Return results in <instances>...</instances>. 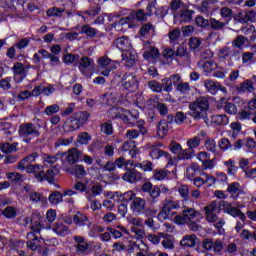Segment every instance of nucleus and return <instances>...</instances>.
<instances>
[{
  "label": "nucleus",
  "mask_w": 256,
  "mask_h": 256,
  "mask_svg": "<svg viewBox=\"0 0 256 256\" xmlns=\"http://www.w3.org/2000/svg\"><path fill=\"white\" fill-rule=\"evenodd\" d=\"M155 7H157V0L149 2L146 10H133L127 17L120 19V25L135 23V21H139L140 23H147V19H149V17H153V10Z\"/></svg>",
  "instance_id": "nucleus-1"
},
{
  "label": "nucleus",
  "mask_w": 256,
  "mask_h": 256,
  "mask_svg": "<svg viewBox=\"0 0 256 256\" xmlns=\"http://www.w3.org/2000/svg\"><path fill=\"white\" fill-rule=\"evenodd\" d=\"M39 129H41V125L28 122L19 126L18 133L20 137H23L25 143H31V137L41 136Z\"/></svg>",
  "instance_id": "nucleus-2"
},
{
  "label": "nucleus",
  "mask_w": 256,
  "mask_h": 256,
  "mask_svg": "<svg viewBox=\"0 0 256 256\" xmlns=\"http://www.w3.org/2000/svg\"><path fill=\"white\" fill-rule=\"evenodd\" d=\"M209 111V100L205 97H199L193 103V119L207 121V112Z\"/></svg>",
  "instance_id": "nucleus-3"
},
{
  "label": "nucleus",
  "mask_w": 256,
  "mask_h": 256,
  "mask_svg": "<svg viewBox=\"0 0 256 256\" xmlns=\"http://www.w3.org/2000/svg\"><path fill=\"white\" fill-rule=\"evenodd\" d=\"M187 147L186 149L183 150L181 147V144L177 142H172L170 144V149L172 153L175 155H178L179 159H191V156L193 155V139H189L187 141Z\"/></svg>",
  "instance_id": "nucleus-4"
},
{
  "label": "nucleus",
  "mask_w": 256,
  "mask_h": 256,
  "mask_svg": "<svg viewBox=\"0 0 256 256\" xmlns=\"http://www.w3.org/2000/svg\"><path fill=\"white\" fill-rule=\"evenodd\" d=\"M145 207H147V200L141 197H136L133 202L130 204V209L133 213H136L137 215H143L145 213L146 215H156V210L147 209L145 210Z\"/></svg>",
  "instance_id": "nucleus-5"
},
{
  "label": "nucleus",
  "mask_w": 256,
  "mask_h": 256,
  "mask_svg": "<svg viewBox=\"0 0 256 256\" xmlns=\"http://www.w3.org/2000/svg\"><path fill=\"white\" fill-rule=\"evenodd\" d=\"M122 86L130 93L137 91V89H139V81H137V76L130 72L125 73L122 77Z\"/></svg>",
  "instance_id": "nucleus-6"
},
{
  "label": "nucleus",
  "mask_w": 256,
  "mask_h": 256,
  "mask_svg": "<svg viewBox=\"0 0 256 256\" xmlns=\"http://www.w3.org/2000/svg\"><path fill=\"white\" fill-rule=\"evenodd\" d=\"M142 193H148L151 203H157V199L161 197V188L154 186L151 182H145L141 187Z\"/></svg>",
  "instance_id": "nucleus-7"
},
{
  "label": "nucleus",
  "mask_w": 256,
  "mask_h": 256,
  "mask_svg": "<svg viewBox=\"0 0 256 256\" xmlns=\"http://www.w3.org/2000/svg\"><path fill=\"white\" fill-rule=\"evenodd\" d=\"M177 225H189L190 230L193 231V208H186L182 215H177L174 218Z\"/></svg>",
  "instance_id": "nucleus-8"
},
{
  "label": "nucleus",
  "mask_w": 256,
  "mask_h": 256,
  "mask_svg": "<svg viewBox=\"0 0 256 256\" xmlns=\"http://www.w3.org/2000/svg\"><path fill=\"white\" fill-rule=\"evenodd\" d=\"M93 65V59L84 56L79 60L78 69L82 75L86 77H91V67Z\"/></svg>",
  "instance_id": "nucleus-9"
},
{
  "label": "nucleus",
  "mask_w": 256,
  "mask_h": 256,
  "mask_svg": "<svg viewBox=\"0 0 256 256\" xmlns=\"http://www.w3.org/2000/svg\"><path fill=\"white\" fill-rule=\"evenodd\" d=\"M25 169L27 173H32V175H34V177L38 181H43V179H45V171L43 166L39 164H32V165H27Z\"/></svg>",
  "instance_id": "nucleus-10"
},
{
  "label": "nucleus",
  "mask_w": 256,
  "mask_h": 256,
  "mask_svg": "<svg viewBox=\"0 0 256 256\" xmlns=\"http://www.w3.org/2000/svg\"><path fill=\"white\" fill-rule=\"evenodd\" d=\"M216 107L217 109H224L228 115H237V106L227 101V98H221Z\"/></svg>",
  "instance_id": "nucleus-11"
},
{
  "label": "nucleus",
  "mask_w": 256,
  "mask_h": 256,
  "mask_svg": "<svg viewBox=\"0 0 256 256\" xmlns=\"http://www.w3.org/2000/svg\"><path fill=\"white\" fill-rule=\"evenodd\" d=\"M118 117L128 125H135L137 122V116L133 115L131 111L125 110L124 108H118Z\"/></svg>",
  "instance_id": "nucleus-12"
},
{
  "label": "nucleus",
  "mask_w": 256,
  "mask_h": 256,
  "mask_svg": "<svg viewBox=\"0 0 256 256\" xmlns=\"http://www.w3.org/2000/svg\"><path fill=\"white\" fill-rule=\"evenodd\" d=\"M147 148L150 150V157H152V159H161V157H165V159L171 161V155L161 150L159 147L147 144Z\"/></svg>",
  "instance_id": "nucleus-13"
},
{
  "label": "nucleus",
  "mask_w": 256,
  "mask_h": 256,
  "mask_svg": "<svg viewBox=\"0 0 256 256\" xmlns=\"http://www.w3.org/2000/svg\"><path fill=\"white\" fill-rule=\"evenodd\" d=\"M12 71L14 73L15 79L19 77L18 81H23L25 77H27V67L21 62L14 63Z\"/></svg>",
  "instance_id": "nucleus-14"
},
{
  "label": "nucleus",
  "mask_w": 256,
  "mask_h": 256,
  "mask_svg": "<svg viewBox=\"0 0 256 256\" xmlns=\"http://www.w3.org/2000/svg\"><path fill=\"white\" fill-rule=\"evenodd\" d=\"M83 157V152L79 151L77 148H70L67 151L66 161L69 165H75V163H79V159Z\"/></svg>",
  "instance_id": "nucleus-15"
},
{
  "label": "nucleus",
  "mask_w": 256,
  "mask_h": 256,
  "mask_svg": "<svg viewBox=\"0 0 256 256\" xmlns=\"http://www.w3.org/2000/svg\"><path fill=\"white\" fill-rule=\"evenodd\" d=\"M123 181H127L128 183H137V181H141L143 179V175L141 172L132 169L128 170L122 176Z\"/></svg>",
  "instance_id": "nucleus-16"
},
{
  "label": "nucleus",
  "mask_w": 256,
  "mask_h": 256,
  "mask_svg": "<svg viewBox=\"0 0 256 256\" xmlns=\"http://www.w3.org/2000/svg\"><path fill=\"white\" fill-rule=\"evenodd\" d=\"M122 61H124L125 67L131 68L137 63V53L126 51L122 53Z\"/></svg>",
  "instance_id": "nucleus-17"
},
{
  "label": "nucleus",
  "mask_w": 256,
  "mask_h": 256,
  "mask_svg": "<svg viewBox=\"0 0 256 256\" xmlns=\"http://www.w3.org/2000/svg\"><path fill=\"white\" fill-rule=\"evenodd\" d=\"M24 190L26 191L27 195L29 196L30 201H33V203H39V201H41L43 203L44 201H47V198H45L43 196V194H41L35 190H31L29 185H26L24 187Z\"/></svg>",
  "instance_id": "nucleus-18"
},
{
  "label": "nucleus",
  "mask_w": 256,
  "mask_h": 256,
  "mask_svg": "<svg viewBox=\"0 0 256 256\" xmlns=\"http://www.w3.org/2000/svg\"><path fill=\"white\" fill-rule=\"evenodd\" d=\"M72 221L76 227H85V225H91V222H89V217L81 212H76L72 218Z\"/></svg>",
  "instance_id": "nucleus-19"
},
{
  "label": "nucleus",
  "mask_w": 256,
  "mask_h": 256,
  "mask_svg": "<svg viewBox=\"0 0 256 256\" xmlns=\"http://www.w3.org/2000/svg\"><path fill=\"white\" fill-rule=\"evenodd\" d=\"M39 157V153L33 152L26 157H24L19 163H18V169L20 171H23L27 169V165H32L31 163L35 162V159Z\"/></svg>",
  "instance_id": "nucleus-20"
},
{
  "label": "nucleus",
  "mask_w": 256,
  "mask_h": 256,
  "mask_svg": "<svg viewBox=\"0 0 256 256\" xmlns=\"http://www.w3.org/2000/svg\"><path fill=\"white\" fill-rule=\"evenodd\" d=\"M52 231L60 237H67L69 233V226L63 224V222H56L52 225Z\"/></svg>",
  "instance_id": "nucleus-21"
},
{
  "label": "nucleus",
  "mask_w": 256,
  "mask_h": 256,
  "mask_svg": "<svg viewBox=\"0 0 256 256\" xmlns=\"http://www.w3.org/2000/svg\"><path fill=\"white\" fill-rule=\"evenodd\" d=\"M26 239L28 240L26 242L28 249H31V251H37V247H39V237L35 235V233L29 232L26 235Z\"/></svg>",
  "instance_id": "nucleus-22"
},
{
  "label": "nucleus",
  "mask_w": 256,
  "mask_h": 256,
  "mask_svg": "<svg viewBox=\"0 0 256 256\" xmlns=\"http://www.w3.org/2000/svg\"><path fill=\"white\" fill-rule=\"evenodd\" d=\"M255 18V12H239L234 16V21H237V23H249V21H253Z\"/></svg>",
  "instance_id": "nucleus-23"
},
{
  "label": "nucleus",
  "mask_w": 256,
  "mask_h": 256,
  "mask_svg": "<svg viewBox=\"0 0 256 256\" xmlns=\"http://www.w3.org/2000/svg\"><path fill=\"white\" fill-rule=\"evenodd\" d=\"M115 45L120 49V51H123L124 53L131 51V42H129V38H127V36L117 38L115 40Z\"/></svg>",
  "instance_id": "nucleus-24"
},
{
  "label": "nucleus",
  "mask_w": 256,
  "mask_h": 256,
  "mask_svg": "<svg viewBox=\"0 0 256 256\" xmlns=\"http://www.w3.org/2000/svg\"><path fill=\"white\" fill-rule=\"evenodd\" d=\"M98 33H99V30L91 27V25H89V24H85V25L81 26L80 34L86 35V37H89L90 39H95V37H97Z\"/></svg>",
  "instance_id": "nucleus-25"
},
{
  "label": "nucleus",
  "mask_w": 256,
  "mask_h": 256,
  "mask_svg": "<svg viewBox=\"0 0 256 256\" xmlns=\"http://www.w3.org/2000/svg\"><path fill=\"white\" fill-rule=\"evenodd\" d=\"M138 128L139 130H135V129L128 130L126 132L127 139H130V141H132V139H137L140 133L142 135H147V128H145V126L139 125Z\"/></svg>",
  "instance_id": "nucleus-26"
},
{
  "label": "nucleus",
  "mask_w": 256,
  "mask_h": 256,
  "mask_svg": "<svg viewBox=\"0 0 256 256\" xmlns=\"http://www.w3.org/2000/svg\"><path fill=\"white\" fill-rule=\"evenodd\" d=\"M173 209H179V202L173 200H164L162 211L165 215H169Z\"/></svg>",
  "instance_id": "nucleus-27"
},
{
  "label": "nucleus",
  "mask_w": 256,
  "mask_h": 256,
  "mask_svg": "<svg viewBox=\"0 0 256 256\" xmlns=\"http://www.w3.org/2000/svg\"><path fill=\"white\" fill-rule=\"evenodd\" d=\"M238 93H253L255 87H253V82L251 80H245L240 86L236 87Z\"/></svg>",
  "instance_id": "nucleus-28"
},
{
  "label": "nucleus",
  "mask_w": 256,
  "mask_h": 256,
  "mask_svg": "<svg viewBox=\"0 0 256 256\" xmlns=\"http://www.w3.org/2000/svg\"><path fill=\"white\" fill-rule=\"evenodd\" d=\"M212 123H214V125H227V123H229V117L225 114H216L212 116Z\"/></svg>",
  "instance_id": "nucleus-29"
},
{
  "label": "nucleus",
  "mask_w": 256,
  "mask_h": 256,
  "mask_svg": "<svg viewBox=\"0 0 256 256\" xmlns=\"http://www.w3.org/2000/svg\"><path fill=\"white\" fill-rule=\"evenodd\" d=\"M48 201L52 205H59V203H63V193L59 191L52 192L48 197Z\"/></svg>",
  "instance_id": "nucleus-30"
},
{
  "label": "nucleus",
  "mask_w": 256,
  "mask_h": 256,
  "mask_svg": "<svg viewBox=\"0 0 256 256\" xmlns=\"http://www.w3.org/2000/svg\"><path fill=\"white\" fill-rule=\"evenodd\" d=\"M59 174V169L57 166H53L52 168L48 169L46 173H44V179L48 181V183L55 182V175Z\"/></svg>",
  "instance_id": "nucleus-31"
},
{
  "label": "nucleus",
  "mask_w": 256,
  "mask_h": 256,
  "mask_svg": "<svg viewBox=\"0 0 256 256\" xmlns=\"http://www.w3.org/2000/svg\"><path fill=\"white\" fill-rule=\"evenodd\" d=\"M240 185L238 182H233L228 185L227 192L230 193L232 199H237L241 190L239 189Z\"/></svg>",
  "instance_id": "nucleus-32"
},
{
  "label": "nucleus",
  "mask_w": 256,
  "mask_h": 256,
  "mask_svg": "<svg viewBox=\"0 0 256 256\" xmlns=\"http://www.w3.org/2000/svg\"><path fill=\"white\" fill-rule=\"evenodd\" d=\"M204 86L206 87L207 91L211 93V95H215L217 91H219V82H215L213 80H206L204 82Z\"/></svg>",
  "instance_id": "nucleus-33"
},
{
  "label": "nucleus",
  "mask_w": 256,
  "mask_h": 256,
  "mask_svg": "<svg viewBox=\"0 0 256 256\" xmlns=\"http://www.w3.org/2000/svg\"><path fill=\"white\" fill-rule=\"evenodd\" d=\"M74 117L75 119L78 120V124L82 126V125H85L87 121H89V117H91V114H89V112L87 111H81V112H76L74 114Z\"/></svg>",
  "instance_id": "nucleus-34"
},
{
  "label": "nucleus",
  "mask_w": 256,
  "mask_h": 256,
  "mask_svg": "<svg viewBox=\"0 0 256 256\" xmlns=\"http://www.w3.org/2000/svg\"><path fill=\"white\" fill-rule=\"evenodd\" d=\"M226 213L228 215H231V217H239L241 219V221H245V219H246L245 213H243L241 211V209H239L237 207H233V205H231L230 208H228Z\"/></svg>",
  "instance_id": "nucleus-35"
},
{
  "label": "nucleus",
  "mask_w": 256,
  "mask_h": 256,
  "mask_svg": "<svg viewBox=\"0 0 256 256\" xmlns=\"http://www.w3.org/2000/svg\"><path fill=\"white\" fill-rule=\"evenodd\" d=\"M198 67H203L206 73H211V71H215L217 69V63L214 61H206V62H198Z\"/></svg>",
  "instance_id": "nucleus-36"
},
{
  "label": "nucleus",
  "mask_w": 256,
  "mask_h": 256,
  "mask_svg": "<svg viewBox=\"0 0 256 256\" xmlns=\"http://www.w3.org/2000/svg\"><path fill=\"white\" fill-rule=\"evenodd\" d=\"M249 41V38L243 36V35H238L233 41H232V46L236 47L237 49H243L245 46V43Z\"/></svg>",
  "instance_id": "nucleus-37"
},
{
  "label": "nucleus",
  "mask_w": 256,
  "mask_h": 256,
  "mask_svg": "<svg viewBox=\"0 0 256 256\" xmlns=\"http://www.w3.org/2000/svg\"><path fill=\"white\" fill-rule=\"evenodd\" d=\"M160 55L161 53H159V49L155 47H151L143 53L144 59H159Z\"/></svg>",
  "instance_id": "nucleus-38"
},
{
  "label": "nucleus",
  "mask_w": 256,
  "mask_h": 256,
  "mask_svg": "<svg viewBox=\"0 0 256 256\" xmlns=\"http://www.w3.org/2000/svg\"><path fill=\"white\" fill-rule=\"evenodd\" d=\"M66 127H68V131H75L81 127V124H79V121L73 115L66 121Z\"/></svg>",
  "instance_id": "nucleus-39"
},
{
  "label": "nucleus",
  "mask_w": 256,
  "mask_h": 256,
  "mask_svg": "<svg viewBox=\"0 0 256 256\" xmlns=\"http://www.w3.org/2000/svg\"><path fill=\"white\" fill-rule=\"evenodd\" d=\"M168 131H169V126L167 125V122H165V120H161L158 123V131H157L158 137H160V139H163V137L167 135Z\"/></svg>",
  "instance_id": "nucleus-40"
},
{
  "label": "nucleus",
  "mask_w": 256,
  "mask_h": 256,
  "mask_svg": "<svg viewBox=\"0 0 256 256\" xmlns=\"http://www.w3.org/2000/svg\"><path fill=\"white\" fill-rule=\"evenodd\" d=\"M44 165H53L59 161V153L56 155H50L45 153L42 155Z\"/></svg>",
  "instance_id": "nucleus-41"
},
{
  "label": "nucleus",
  "mask_w": 256,
  "mask_h": 256,
  "mask_svg": "<svg viewBox=\"0 0 256 256\" xmlns=\"http://www.w3.org/2000/svg\"><path fill=\"white\" fill-rule=\"evenodd\" d=\"M79 54L67 53L63 56L62 61L66 65H71L72 63H77L79 61Z\"/></svg>",
  "instance_id": "nucleus-42"
},
{
  "label": "nucleus",
  "mask_w": 256,
  "mask_h": 256,
  "mask_svg": "<svg viewBox=\"0 0 256 256\" xmlns=\"http://www.w3.org/2000/svg\"><path fill=\"white\" fill-rule=\"evenodd\" d=\"M208 25H210L213 31H221V29H225V25H227V23L211 18Z\"/></svg>",
  "instance_id": "nucleus-43"
},
{
  "label": "nucleus",
  "mask_w": 256,
  "mask_h": 256,
  "mask_svg": "<svg viewBox=\"0 0 256 256\" xmlns=\"http://www.w3.org/2000/svg\"><path fill=\"white\" fill-rule=\"evenodd\" d=\"M168 37L170 39V43L174 45H179V37H181V30L179 28H175L169 32Z\"/></svg>",
  "instance_id": "nucleus-44"
},
{
  "label": "nucleus",
  "mask_w": 256,
  "mask_h": 256,
  "mask_svg": "<svg viewBox=\"0 0 256 256\" xmlns=\"http://www.w3.org/2000/svg\"><path fill=\"white\" fill-rule=\"evenodd\" d=\"M17 145L18 143L17 142H14V143H3V144H0V150L3 152V153H13V151H17Z\"/></svg>",
  "instance_id": "nucleus-45"
},
{
  "label": "nucleus",
  "mask_w": 256,
  "mask_h": 256,
  "mask_svg": "<svg viewBox=\"0 0 256 256\" xmlns=\"http://www.w3.org/2000/svg\"><path fill=\"white\" fill-rule=\"evenodd\" d=\"M63 13H65V9L52 7L46 11L47 17H63Z\"/></svg>",
  "instance_id": "nucleus-46"
},
{
  "label": "nucleus",
  "mask_w": 256,
  "mask_h": 256,
  "mask_svg": "<svg viewBox=\"0 0 256 256\" xmlns=\"http://www.w3.org/2000/svg\"><path fill=\"white\" fill-rule=\"evenodd\" d=\"M2 215L6 217V219H15V217H17V209L13 206H7L2 211Z\"/></svg>",
  "instance_id": "nucleus-47"
},
{
  "label": "nucleus",
  "mask_w": 256,
  "mask_h": 256,
  "mask_svg": "<svg viewBox=\"0 0 256 256\" xmlns=\"http://www.w3.org/2000/svg\"><path fill=\"white\" fill-rule=\"evenodd\" d=\"M180 245L185 250L191 249V247H193V235L184 236L180 241Z\"/></svg>",
  "instance_id": "nucleus-48"
},
{
  "label": "nucleus",
  "mask_w": 256,
  "mask_h": 256,
  "mask_svg": "<svg viewBox=\"0 0 256 256\" xmlns=\"http://www.w3.org/2000/svg\"><path fill=\"white\" fill-rule=\"evenodd\" d=\"M219 149L221 151H229V149H233V144L229 141L228 138H221L218 142Z\"/></svg>",
  "instance_id": "nucleus-49"
},
{
  "label": "nucleus",
  "mask_w": 256,
  "mask_h": 256,
  "mask_svg": "<svg viewBox=\"0 0 256 256\" xmlns=\"http://www.w3.org/2000/svg\"><path fill=\"white\" fill-rule=\"evenodd\" d=\"M205 147L207 151H211V153H215L216 155H219V152L217 151V143L215 140L208 138L205 141Z\"/></svg>",
  "instance_id": "nucleus-50"
},
{
  "label": "nucleus",
  "mask_w": 256,
  "mask_h": 256,
  "mask_svg": "<svg viewBox=\"0 0 256 256\" xmlns=\"http://www.w3.org/2000/svg\"><path fill=\"white\" fill-rule=\"evenodd\" d=\"M148 87L151 89V91H154V93H161V91H163V85L157 82V80L149 81Z\"/></svg>",
  "instance_id": "nucleus-51"
},
{
  "label": "nucleus",
  "mask_w": 256,
  "mask_h": 256,
  "mask_svg": "<svg viewBox=\"0 0 256 256\" xmlns=\"http://www.w3.org/2000/svg\"><path fill=\"white\" fill-rule=\"evenodd\" d=\"M6 177L13 183H21L23 181V175L17 172H9L6 174Z\"/></svg>",
  "instance_id": "nucleus-52"
},
{
  "label": "nucleus",
  "mask_w": 256,
  "mask_h": 256,
  "mask_svg": "<svg viewBox=\"0 0 256 256\" xmlns=\"http://www.w3.org/2000/svg\"><path fill=\"white\" fill-rule=\"evenodd\" d=\"M100 131L105 135H113V124H111V122L101 124Z\"/></svg>",
  "instance_id": "nucleus-53"
},
{
  "label": "nucleus",
  "mask_w": 256,
  "mask_h": 256,
  "mask_svg": "<svg viewBox=\"0 0 256 256\" xmlns=\"http://www.w3.org/2000/svg\"><path fill=\"white\" fill-rule=\"evenodd\" d=\"M241 239H246L247 241H251L254 239L256 241V230L251 233L249 230L244 229L240 234Z\"/></svg>",
  "instance_id": "nucleus-54"
},
{
  "label": "nucleus",
  "mask_w": 256,
  "mask_h": 256,
  "mask_svg": "<svg viewBox=\"0 0 256 256\" xmlns=\"http://www.w3.org/2000/svg\"><path fill=\"white\" fill-rule=\"evenodd\" d=\"M178 193L181 195L184 201L189 199V186L181 185L178 187Z\"/></svg>",
  "instance_id": "nucleus-55"
},
{
  "label": "nucleus",
  "mask_w": 256,
  "mask_h": 256,
  "mask_svg": "<svg viewBox=\"0 0 256 256\" xmlns=\"http://www.w3.org/2000/svg\"><path fill=\"white\" fill-rule=\"evenodd\" d=\"M131 232L134 233L136 239H145V237H147V234L145 233V229L132 227Z\"/></svg>",
  "instance_id": "nucleus-56"
},
{
  "label": "nucleus",
  "mask_w": 256,
  "mask_h": 256,
  "mask_svg": "<svg viewBox=\"0 0 256 256\" xmlns=\"http://www.w3.org/2000/svg\"><path fill=\"white\" fill-rule=\"evenodd\" d=\"M193 17V11L191 10H182L180 14V19L184 23H189Z\"/></svg>",
  "instance_id": "nucleus-57"
},
{
  "label": "nucleus",
  "mask_w": 256,
  "mask_h": 256,
  "mask_svg": "<svg viewBox=\"0 0 256 256\" xmlns=\"http://www.w3.org/2000/svg\"><path fill=\"white\" fill-rule=\"evenodd\" d=\"M153 29H155L153 24L146 23V24L142 25V27L140 28L139 34L141 35V37H145V35H149V31H151Z\"/></svg>",
  "instance_id": "nucleus-58"
},
{
  "label": "nucleus",
  "mask_w": 256,
  "mask_h": 256,
  "mask_svg": "<svg viewBox=\"0 0 256 256\" xmlns=\"http://www.w3.org/2000/svg\"><path fill=\"white\" fill-rule=\"evenodd\" d=\"M135 199H137V196H136L135 192H133V191L125 192L122 195V201H125V203H129V201H131V203H133V201H135Z\"/></svg>",
  "instance_id": "nucleus-59"
},
{
  "label": "nucleus",
  "mask_w": 256,
  "mask_h": 256,
  "mask_svg": "<svg viewBox=\"0 0 256 256\" xmlns=\"http://www.w3.org/2000/svg\"><path fill=\"white\" fill-rule=\"evenodd\" d=\"M135 167H139L142 171H153V163L151 161H143L135 165Z\"/></svg>",
  "instance_id": "nucleus-60"
},
{
  "label": "nucleus",
  "mask_w": 256,
  "mask_h": 256,
  "mask_svg": "<svg viewBox=\"0 0 256 256\" xmlns=\"http://www.w3.org/2000/svg\"><path fill=\"white\" fill-rule=\"evenodd\" d=\"M127 221L130 225H134L135 227H143V220H141V218H137L135 216H128Z\"/></svg>",
  "instance_id": "nucleus-61"
},
{
  "label": "nucleus",
  "mask_w": 256,
  "mask_h": 256,
  "mask_svg": "<svg viewBox=\"0 0 256 256\" xmlns=\"http://www.w3.org/2000/svg\"><path fill=\"white\" fill-rule=\"evenodd\" d=\"M112 63H115L113 60H111L109 57L107 56H102L98 59V65L100 67H109V65H111Z\"/></svg>",
  "instance_id": "nucleus-62"
},
{
  "label": "nucleus",
  "mask_w": 256,
  "mask_h": 256,
  "mask_svg": "<svg viewBox=\"0 0 256 256\" xmlns=\"http://www.w3.org/2000/svg\"><path fill=\"white\" fill-rule=\"evenodd\" d=\"M102 221L107 224L113 223V221H117V214L113 212H108L103 216Z\"/></svg>",
  "instance_id": "nucleus-63"
},
{
  "label": "nucleus",
  "mask_w": 256,
  "mask_h": 256,
  "mask_svg": "<svg viewBox=\"0 0 256 256\" xmlns=\"http://www.w3.org/2000/svg\"><path fill=\"white\" fill-rule=\"evenodd\" d=\"M74 173L76 177H85V175H87V171H85V167H83V165H75Z\"/></svg>",
  "instance_id": "nucleus-64"
}]
</instances>
